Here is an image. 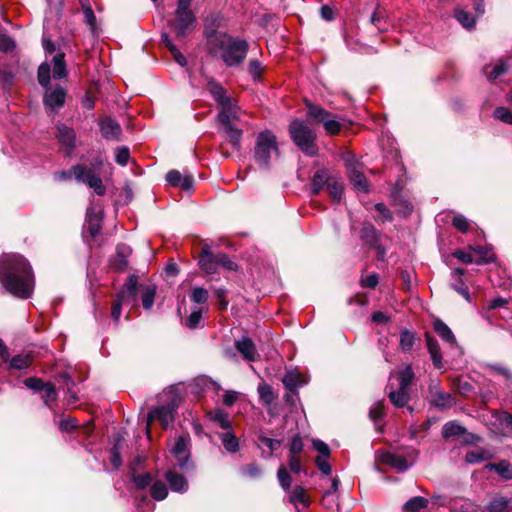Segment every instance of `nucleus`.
Returning a JSON list of instances; mask_svg holds the SVG:
<instances>
[{
    "mask_svg": "<svg viewBox=\"0 0 512 512\" xmlns=\"http://www.w3.org/2000/svg\"><path fill=\"white\" fill-rule=\"evenodd\" d=\"M156 295V287L154 285L145 286L142 293V305L145 309L152 308Z\"/></svg>",
    "mask_w": 512,
    "mask_h": 512,
    "instance_id": "nucleus-41",
    "label": "nucleus"
},
{
    "mask_svg": "<svg viewBox=\"0 0 512 512\" xmlns=\"http://www.w3.org/2000/svg\"><path fill=\"white\" fill-rule=\"evenodd\" d=\"M177 406L178 404L173 400L171 405L159 406L151 410L147 417V434H149L150 424L154 420L159 421L163 428H168V426L174 421V412Z\"/></svg>",
    "mask_w": 512,
    "mask_h": 512,
    "instance_id": "nucleus-11",
    "label": "nucleus"
},
{
    "mask_svg": "<svg viewBox=\"0 0 512 512\" xmlns=\"http://www.w3.org/2000/svg\"><path fill=\"white\" fill-rule=\"evenodd\" d=\"M495 119L512 125V112L506 107H498L494 110Z\"/></svg>",
    "mask_w": 512,
    "mask_h": 512,
    "instance_id": "nucleus-53",
    "label": "nucleus"
},
{
    "mask_svg": "<svg viewBox=\"0 0 512 512\" xmlns=\"http://www.w3.org/2000/svg\"><path fill=\"white\" fill-rule=\"evenodd\" d=\"M453 225L461 232L465 233L469 228L468 220L462 215H456L453 218Z\"/></svg>",
    "mask_w": 512,
    "mask_h": 512,
    "instance_id": "nucleus-64",
    "label": "nucleus"
},
{
    "mask_svg": "<svg viewBox=\"0 0 512 512\" xmlns=\"http://www.w3.org/2000/svg\"><path fill=\"white\" fill-rule=\"evenodd\" d=\"M433 403L440 409L450 408L455 403L451 394L446 392H438L434 394Z\"/></svg>",
    "mask_w": 512,
    "mask_h": 512,
    "instance_id": "nucleus-32",
    "label": "nucleus"
},
{
    "mask_svg": "<svg viewBox=\"0 0 512 512\" xmlns=\"http://www.w3.org/2000/svg\"><path fill=\"white\" fill-rule=\"evenodd\" d=\"M281 442L279 440L271 439L264 435L258 437V445L260 447L265 446L269 449L270 454L280 447Z\"/></svg>",
    "mask_w": 512,
    "mask_h": 512,
    "instance_id": "nucleus-54",
    "label": "nucleus"
},
{
    "mask_svg": "<svg viewBox=\"0 0 512 512\" xmlns=\"http://www.w3.org/2000/svg\"><path fill=\"white\" fill-rule=\"evenodd\" d=\"M466 433V429L455 421H450L444 424L442 428V436L450 438L453 436H460Z\"/></svg>",
    "mask_w": 512,
    "mask_h": 512,
    "instance_id": "nucleus-29",
    "label": "nucleus"
},
{
    "mask_svg": "<svg viewBox=\"0 0 512 512\" xmlns=\"http://www.w3.org/2000/svg\"><path fill=\"white\" fill-rule=\"evenodd\" d=\"M130 158V151L127 147L123 146L117 149L115 160L116 162L121 165L125 166L127 165Z\"/></svg>",
    "mask_w": 512,
    "mask_h": 512,
    "instance_id": "nucleus-58",
    "label": "nucleus"
},
{
    "mask_svg": "<svg viewBox=\"0 0 512 512\" xmlns=\"http://www.w3.org/2000/svg\"><path fill=\"white\" fill-rule=\"evenodd\" d=\"M207 90L220 107L217 121L222 125L223 132L227 135L232 147L239 151L241 148L242 130L235 126L240 121V108L234 98L229 96L226 90L213 79L207 81Z\"/></svg>",
    "mask_w": 512,
    "mask_h": 512,
    "instance_id": "nucleus-3",
    "label": "nucleus"
},
{
    "mask_svg": "<svg viewBox=\"0 0 512 512\" xmlns=\"http://www.w3.org/2000/svg\"><path fill=\"white\" fill-rule=\"evenodd\" d=\"M490 468L495 470L503 479H512V465L503 460L496 464H491Z\"/></svg>",
    "mask_w": 512,
    "mask_h": 512,
    "instance_id": "nucleus-37",
    "label": "nucleus"
},
{
    "mask_svg": "<svg viewBox=\"0 0 512 512\" xmlns=\"http://www.w3.org/2000/svg\"><path fill=\"white\" fill-rule=\"evenodd\" d=\"M31 362H32V359L29 355L19 354V355L14 356L10 360V368L22 370V369L28 368L30 366Z\"/></svg>",
    "mask_w": 512,
    "mask_h": 512,
    "instance_id": "nucleus-43",
    "label": "nucleus"
},
{
    "mask_svg": "<svg viewBox=\"0 0 512 512\" xmlns=\"http://www.w3.org/2000/svg\"><path fill=\"white\" fill-rule=\"evenodd\" d=\"M434 330L436 333L447 343L454 345L456 339L451 329L440 319H437L433 323Z\"/></svg>",
    "mask_w": 512,
    "mask_h": 512,
    "instance_id": "nucleus-25",
    "label": "nucleus"
},
{
    "mask_svg": "<svg viewBox=\"0 0 512 512\" xmlns=\"http://www.w3.org/2000/svg\"><path fill=\"white\" fill-rule=\"evenodd\" d=\"M0 282L15 297L30 298L34 289V276L29 262L19 254L1 256Z\"/></svg>",
    "mask_w": 512,
    "mask_h": 512,
    "instance_id": "nucleus-2",
    "label": "nucleus"
},
{
    "mask_svg": "<svg viewBox=\"0 0 512 512\" xmlns=\"http://www.w3.org/2000/svg\"><path fill=\"white\" fill-rule=\"evenodd\" d=\"M219 267H223L229 271H236L238 266L235 262H233L229 256L225 253H218Z\"/></svg>",
    "mask_w": 512,
    "mask_h": 512,
    "instance_id": "nucleus-56",
    "label": "nucleus"
},
{
    "mask_svg": "<svg viewBox=\"0 0 512 512\" xmlns=\"http://www.w3.org/2000/svg\"><path fill=\"white\" fill-rule=\"evenodd\" d=\"M506 67L507 66H485L484 74L489 81H494L506 73Z\"/></svg>",
    "mask_w": 512,
    "mask_h": 512,
    "instance_id": "nucleus-52",
    "label": "nucleus"
},
{
    "mask_svg": "<svg viewBox=\"0 0 512 512\" xmlns=\"http://www.w3.org/2000/svg\"><path fill=\"white\" fill-rule=\"evenodd\" d=\"M465 460L469 464L481 463L485 460V453L482 450L470 451L466 454Z\"/></svg>",
    "mask_w": 512,
    "mask_h": 512,
    "instance_id": "nucleus-59",
    "label": "nucleus"
},
{
    "mask_svg": "<svg viewBox=\"0 0 512 512\" xmlns=\"http://www.w3.org/2000/svg\"><path fill=\"white\" fill-rule=\"evenodd\" d=\"M42 46L46 57L48 58L49 56H51V64H65L64 53L60 52V50L56 47L55 43H53L45 35L42 38Z\"/></svg>",
    "mask_w": 512,
    "mask_h": 512,
    "instance_id": "nucleus-21",
    "label": "nucleus"
},
{
    "mask_svg": "<svg viewBox=\"0 0 512 512\" xmlns=\"http://www.w3.org/2000/svg\"><path fill=\"white\" fill-rule=\"evenodd\" d=\"M192 0H178L175 10V18L170 25L178 38L185 37L190 33L196 23V17L191 10Z\"/></svg>",
    "mask_w": 512,
    "mask_h": 512,
    "instance_id": "nucleus-7",
    "label": "nucleus"
},
{
    "mask_svg": "<svg viewBox=\"0 0 512 512\" xmlns=\"http://www.w3.org/2000/svg\"><path fill=\"white\" fill-rule=\"evenodd\" d=\"M183 175L177 170H171L166 175L167 182L173 186L178 187L181 184Z\"/></svg>",
    "mask_w": 512,
    "mask_h": 512,
    "instance_id": "nucleus-63",
    "label": "nucleus"
},
{
    "mask_svg": "<svg viewBox=\"0 0 512 512\" xmlns=\"http://www.w3.org/2000/svg\"><path fill=\"white\" fill-rule=\"evenodd\" d=\"M428 504V501L420 496H416L408 500L404 504V510L406 512H418L421 509L425 508Z\"/></svg>",
    "mask_w": 512,
    "mask_h": 512,
    "instance_id": "nucleus-38",
    "label": "nucleus"
},
{
    "mask_svg": "<svg viewBox=\"0 0 512 512\" xmlns=\"http://www.w3.org/2000/svg\"><path fill=\"white\" fill-rule=\"evenodd\" d=\"M81 5L85 22L90 27V29L94 31L96 29V17L92 8L88 4V0H81Z\"/></svg>",
    "mask_w": 512,
    "mask_h": 512,
    "instance_id": "nucleus-44",
    "label": "nucleus"
},
{
    "mask_svg": "<svg viewBox=\"0 0 512 512\" xmlns=\"http://www.w3.org/2000/svg\"><path fill=\"white\" fill-rule=\"evenodd\" d=\"M137 276L132 275L129 277L127 283L123 289L118 293L117 300L112 306V318L115 322H118L121 316V306L123 303H129L135 301L137 297Z\"/></svg>",
    "mask_w": 512,
    "mask_h": 512,
    "instance_id": "nucleus-9",
    "label": "nucleus"
},
{
    "mask_svg": "<svg viewBox=\"0 0 512 512\" xmlns=\"http://www.w3.org/2000/svg\"><path fill=\"white\" fill-rule=\"evenodd\" d=\"M56 139L65 150L66 155L70 156L76 147V134L73 128L65 124L56 126Z\"/></svg>",
    "mask_w": 512,
    "mask_h": 512,
    "instance_id": "nucleus-12",
    "label": "nucleus"
},
{
    "mask_svg": "<svg viewBox=\"0 0 512 512\" xmlns=\"http://www.w3.org/2000/svg\"><path fill=\"white\" fill-rule=\"evenodd\" d=\"M188 442V438L180 436L175 440V443L170 450L177 459L178 465L181 468L185 467L188 461V456L186 455Z\"/></svg>",
    "mask_w": 512,
    "mask_h": 512,
    "instance_id": "nucleus-18",
    "label": "nucleus"
},
{
    "mask_svg": "<svg viewBox=\"0 0 512 512\" xmlns=\"http://www.w3.org/2000/svg\"><path fill=\"white\" fill-rule=\"evenodd\" d=\"M510 503L511 500L507 497H496L489 502L487 510L489 512H507Z\"/></svg>",
    "mask_w": 512,
    "mask_h": 512,
    "instance_id": "nucleus-30",
    "label": "nucleus"
},
{
    "mask_svg": "<svg viewBox=\"0 0 512 512\" xmlns=\"http://www.w3.org/2000/svg\"><path fill=\"white\" fill-rule=\"evenodd\" d=\"M86 219L88 222L87 230L92 237H95L101 230L100 219L95 216V221H92V209H87Z\"/></svg>",
    "mask_w": 512,
    "mask_h": 512,
    "instance_id": "nucleus-45",
    "label": "nucleus"
},
{
    "mask_svg": "<svg viewBox=\"0 0 512 512\" xmlns=\"http://www.w3.org/2000/svg\"><path fill=\"white\" fill-rule=\"evenodd\" d=\"M279 155L276 136L269 130L260 132L255 141L254 159L259 166L268 168L273 158Z\"/></svg>",
    "mask_w": 512,
    "mask_h": 512,
    "instance_id": "nucleus-6",
    "label": "nucleus"
},
{
    "mask_svg": "<svg viewBox=\"0 0 512 512\" xmlns=\"http://www.w3.org/2000/svg\"><path fill=\"white\" fill-rule=\"evenodd\" d=\"M165 479L169 483L171 490L174 492L185 493L188 490V481L182 474L168 470L165 473Z\"/></svg>",
    "mask_w": 512,
    "mask_h": 512,
    "instance_id": "nucleus-17",
    "label": "nucleus"
},
{
    "mask_svg": "<svg viewBox=\"0 0 512 512\" xmlns=\"http://www.w3.org/2000/svg\"><path fill=\"white\" fill-rule=\"evenodd\" d=\"M209 298V293L202 287H195L192 289L190 299L196 304H204Z\"/></svg>",
    "mask_w": 512,
    "mask_h": 512,
    "instance_id": "nucleus-46",
    "label": "nucleus"
},
{
    "mask_svg": "<svg viewBox=\"0 0 512 512\" xmlns=\"http://www.w3.org/2000/svg\"><path fill=\"white\" fill-rule=\"evenodd\" d=\"M152 476L150 473H144L133 477L135 486L139 489H144L152 483Z\"/></svg>",
    "mask_w": 512,
    "mask_h": 512,
    "instance_id": "nucleus-55",
    "label": "nucleus"
},
{
    "mask_svg": "<svg viewBox=\"0 0 512 512\" xmlns=\"http://www.w3.org/2000/svg\"><path fill=\"white\" fill-rule=\"evenodd\" d=\"M380 461L383 464L391 466L398 472H404L409 468L405 457L390 452L381 454Z\"/></svg>",
    "mask_w": 512,
    "mask_h": 512,
    "instance_id": "nucleus-19",
    "label": "nucleus"
},
{
    "mask_svg": "<svg viewBox=\"0 0 512 512\" xmlns=\"http://www.w3.org/2000/svg\"><path fill=\"white\" fill-rule=\"evenodd\" d=\"M399 387L407 388L410 386L414 379V372L411 365H406L398 373Z\"/></svg>",
    "mask_w": 512,
    "mask_h": 512,
    "instance_id": "nucleus-36",
    "label": "nucleus"
},
{
    "mask_svg": "<svg viewBox=\"0 0 512 512\" xmlns=\"http://www.w3.org/2000/svg\"><path fill=\"white\" fill-rule=\"evenodd\" d=\"M457 21L466 29H472L475 26V18L467 11L456 8L454 12Z\"/></svg>",
    "mask_w": 512,
    "mask_h": 512,
    "instance_id": "nucleus-31",
    "label": "nucleus"
},
{
    "mask_svg": "<svg viewBox=\"0 0 512 512\" xmlns=\"http://www.w3.org/2000/svg\"><path fill=\"white\" fill-rule=\"evenodd\" d=\"M327 190L333 201L340 202L343 194V184L339 178L333 176L328 182Z\"/></svg>",
    "mask_w": 512,
    "mask_h": 512,
    "instance_id": "nucleus-27",
    "label": "nucleus"
},
{
    "mask_svg": "<svg viewBox=\"0 0 512 512\" xmlns=\"http://www.w3.org/2000/svg\"><path fill=\"white\" fill-rule=\"evenodd\" d=\"M72 171L77 182L87 184L99 196H103L105 194L106 188L103 185L101 178L98 177L90 168L84 165H75L72 167Z\"/></svg>",
    "mask_w": 512,
    "mask_h": 512,
    "instance_id": "nucleus-10",
    "label": "nucleus"
},
{
    "mask_svg": "<svg viewBox=\"0 0 512 512\" xmlns=\"http://www.w3.org/2000/svg\"><path fill=\"white\" fill-rule=\"evenodd\" d=\"M38 81L39 84L45 88L43 97L44 106L51 111H56L63 107L66 98V90L58 84H51L50 66H39Z\"/></svg>",
    "mask_w": 512,
    "mask_h": 512,
    "instance_id": "nucleus-4",
    "label": "nucleus"
},
{
    "mask_svg": "<svg viewBox=\"0 0 512 512\" xmlns=\"http://www.w3.org/2000/svg\"><path fill=\"white\" fill-rule=\"evenodd\" d=\"M289 134L294 144L306 155L317 154L316 133L304 121L294 119L289 124Z\"/></svg>",
    "mask_w": 512,
    "mask_h": 512,
    "instance_id": "nucleus-5",
    "label": "nucleus"
},
{
    "mask_svg": "<svg viewBox=\"0 0 512 512\" xmlns=\"http://www.w3.org/2000/svg\"><path fill=\"white\" fill-rule=\"evenodd\" d=\"M370 22L377 27L379 31H385L386 27V12L379 6L375 9L371 15Z\"/></svg>",
    "mask_w": 512,
    "mask_h": 512,
    "instance_id": "nucleus-35",
    "label": "nucleus"
},
{
    "mask_svg": "<svg viewBox=\"0 0 512 512\" xmlns=\"http://www.w3.org/2000/svg\"><path fill=\"white\" fill-rule=\"evenodd\" d=\"M168 495V489L164 482L156 481L151 486V496L156 501L164 500Z\"/></svg>",
    "mask_w": 512,
    "mask_h": 512,
    "instance_id": "nucleus-40",
    "label": "nucleus"
},
{
    "mask_svg": "<svg viewBox=\"0 0 512 512\" xmlns=\"http://www.w3.org/2000/svg\"><path fill=\"white\" fill-rule=\"evenodd\" d=\"M290 501L293 503H300L304 506L309 505V501L306 497V493L303 487L296 486L290 495Z\"/></svg>",
    "mask_w": 512,
    "mask_h": 512,
    "instance_id": "nucleus-48",
    "label": "nucleus"
},
{
    "mask_svg": "<svg viewBox=\"0 0 512 512\" xmlns=\"http://www.w3.org/2000/svg\"><path fill=\"white\" fill-rule=\"evenodd\" d=\"M41 392L43 393L42 399H43L45 405H47L48 407H51L50 402H54L57 398V393H56L54 385L51 383H46L45 387L42 389Z\"/></svg>",
    "mask_w": 512,
    "mask_h": 512,
    "instance_id": "nucleus-50",
    "label": "nucleus"
},
{
    "mask_svg": "<svg viewBox=\"0 0 512 512\" xmlns=\"http://www.w3.org/2000/svg\"><path fill=\"white\" fill-rule=\"evenodd\" d=\"M15 48V41L6 34H0V51L10 52Z\"/></svg>",
    "mask_w": 512,
    "mask_h": 512,
    "instance_id": "nucleus-60",
    "label": "nucleus"
},
{
    "mask_svg": "<svg viewBox=\"0 0 512 512\" xmlns=\"http://www.w3.org/2000/svg\"><path fill=\"white\" fill-rule=\"evenodd\" d=\"M307 115L309 118L322 123L327 133L336 135L341 130V124L338 120L331 117V113L320 106L307 103Z\"/></svg>",
    "mask_w": 512,
    "mask_h": 512,
    "instance_id": "nucleus-8",
    "label": "nucleus"
},
{
    "mask_svg": "<svg viewBox=\"0 0 512 512\" xmlns=\"http://www.w3.org/2000/svg\"><path fill=\"white\" fill-rule=\"evenodd\" d=\"M471 249L478 255V258L475 259L476 264L480 265L493 261L494 255L489 249L483 246H476Z\"/></svg>",
    "mask_w": 512,
    "mask_h": 512,
    "instance_id": "nucleus-42",
    "label": "nucleus"
},
{
    "mask_svg": "<svg viewBox=\"0 0 512 512\" xmlns=\"http://www.w3.org/2000/svg\"><path fill=\"white\" fill-rule=\"evenodd\" d=\"M219 438L226 449L230 453H236L239 450V441L235 434L232 432V428L224 430L223 433L219 434Z\"/></svg>",
    "mask_w": 512,
    "mask_h": 512,
    "instance_id": "nucleus-24",
    "label": "nucleus"
},
{
    "mask_svg": "<svg viewBox=\"0 0 512 512\" xmlns=\"http://www.w3.org/2000/svg\"><path fill=\"white\" fill-rule=\"evenodd\" d=\"M198 264L201 270L204 271L205 273H216L219 267L218 253L213 254L210 251V247L208 245H204L199 255Z\"/></svg>",
    "mask_w": 512,
    "mask_h": 512,
    "instance_id": "nucleus-13",
    "label": "nucleus"
},
{
    "mask_svg": "<svg viewBox=\"0 0 512 512\" xmlns=\"http://www.w3.org/2000/svg\"><path fill=\"white\" fill-rule=\"evenodd\" d=\"M282 382L285 388L293 393L306 383L301 374L296 371L287 372L283 377Z\"/></svg>",
    "mask_w": 512,
    "mask_h": 512,
    "instance_id": "nucleus-23",
    "label": "nucleus"
},
{
    "mask_svg": "<svg viewBox=\"0 0 512 512\" xmlns=\"http://www.w3.org/2000/svg\"><path fill=\"white\" fill-rule=\"evenodd\" d=\"M235 348L247 361H255L258 353L254 342L248 337H242L235 341Z\"/></svg>",
    "mask_w": 512,
    "mask_h": 512,
    "instance_id": "nucleus-16",
    "label": "nucleus"
},
{
    "mask_svg": "<svg viewBox=\"0 0 512 512\" xmlns=\"http://www.w3.org/2000/svg\"><path fill=\"white\" fill-rule=\"evenodd\" d=\"M100 131L102 136L107 140L118 141L121 138L122 129L120 124L111 117H104L100 121Z\"/></svg>",
    "mask_w": 512,
    "mask_h": 512,
    "instance_id": "nucleus-14",
    "label": "nucleus"
},
{
    "mask_svg": "<svg viewBox=\"0 0 512 512\" xmlns=\"http://www.w3.org/2000/svg\"><path fill=\"white\" fill-rule=\"evenodd\" d=\"M162 41L165 44V46L169 49L170 53L172 54V56L177 64H186L184 55L172 43V41L169 39V36L167 34H165V33L162 34Z\"/></svg>",
    "mask_w": 512,
    "mask_h": 512,
    "instance_id": "nucleus-34",
    "label": "nucleus"
},
{
    "mask_svg": "<svg viewBox=\"0 0 512 512\" xmlns=\"http://www.w3.org/2000/svg\"><path fill=\"white\" fill-rule=\"evenodd\" d=\"M258 394L261 402L266 406H270L275 400L273 389L268 384H260L258 386Z\"/></svg>",
    "mask_w": 512,
    "mask_h": 512,
    "instance_id": "nucleus-33",
    "label": "nucleus"
},
{
    "mask_svg": "<svg viewBox=\"0 0 512 512\" xmlns=\"http://www.w3.org/2000/svg\"><path fill=\"white\" fill-rule=\"evenodd\" d=\"M383 411H384V405H383V402H377L375 403L371 409H370V412H369V416L370 418L376 422L378 421L379 419L382 418L383 416Z\"/></svg>",
    "mask_w": 512,
    "mask_h": 512,
    "instance_id": "nucleus-62",
    "label": "nucleus"
},
{
    "mask_svg": "<svg viewBox=\"0 0 512 512\" xmlns=\"http://www.w3.org/2000/svg\"><path fill=\"white\" fill-rule=\"evenodd\" d=\"M493 417L500 426L512 431V415L510 413L506 411H495Z\"/></svg>",
    "mask_w": 512,
    "mask_h": 512,
    "instance_id": "nucleus-47",
    "label": "nucleus"
},
{
    "mask_svg": "<svg viewBox=\"0 0 512 512\" xmlns=\"http://www.w3.org/2000/svg\"><path fill=\"white\" fill-rule=\"evenodd\" d=\"M333 178V175L329 173L327 169H319L315 172L312 182L311 191L314 195H317L322 189L327 188L328 182Z\"/></svg>",
    "mask_w": 512,
    "mask_h": 512,
    "instance_id": "nucleus-20",
    "label": "nucleus"
},
{
    "mask_svg": "<svg viewBox=\"0 0 512 512\" xmlns=\"http://www.w3.org/2000/svg\"><path fill=\"white\" fill-rule=\"evenodd\" d=\"M303 451V442L300 436L293 437L290 447H289V455L300 456Z\"/></svg>",
    "mask_w": 512,
    "mask_h": 512,
    "instance_id": "nucleus-61",
    "label": "nucleus"
},
{
    "mask_svg": "<svg viewBox=\"0 0 512 512\" xmlns=\"http://www.w3.org/2000/svg\"><path fill=\"white\" fill-rule=\"evenodd\" d=\"M131 253L132 250L129 246L125 244H119L116 248V255L112 261V266L118 271L124 270L128 265L127 258L131 255Z\"/></svg>",
    "mask_w": 512,
    "mask_h": 512,
    "instance_id": "nucleus-22",
    "label": "nucleus"
},
{
    "mask_svg": "<svg viewBox=\"0 0 512 512\" xmlns=\"http://www.w3.org/2000/svg\"><path fill=\"white\" fill-rule=\"evenodd\" d=\"M201 317H202V309L201 308H197V309H194L191 314L189 315V317L186 319V326L190 329H195L200 320H201Z\"/></svg>",
    "mask_w": 512,
    "mask_h": 512,
    "instance_id": "nucleus-57",
    "label": "nucleus"
},
{
    "mask_svg": "<svg viewBox=\"0 0 512 512\" xmlns=\"http://www.w3.org/2000/svg\"><path fill=\"white\" fill-rule=\"evenodd\" d=\"M277 477H278L281 487L284 490H288L291 486L292 478L289 475V473L284 465H281L279 467V469L277 471Z\"/></svg>",
    "mask_w": 512,
    "mask_h": 512,
    "instance_id": "nucleus-51",
    "label": "nucleus"
},
{
    "mask_svg": "<svg viewBox=\"0 0 512 512\" xmlns=\"http://www.w3.org/2000/svg\"><path fill=\"white\" fill-rule=\"evenodd\" d=\"M415 342V336L408 330H403L400 335V346L403 351H409L412 349Z\"/></svg>",
    "mask_w": 512,
    "mask_h": 512,
    "instance_id": "nucleus-49",
    "label": "nucleus"
},
{
    "mask_svg": "<svg viewBox=\"0 0 512 512\" xmlns=\"http://www.w3.org/2000/svg\"><path fill=\"white\" fill-rule=\"evenodd\" d=\"M361 238L370 245H375L378 241L377 230L371 224H365L361 230Z\"/></svg>",
    "mask_w": 512,
    "mask_h": 512,
    "instance_id": "nucleus-39",
    "label": "nucleus"
},
{
    "mask_svg": "<svg viewBox=\"0 0 512 512\" xmlns=\"http://www.w3.org/2000/svg\"><path fill=\"white\" fill-rule=\"evenodd\" d=\"M220 25L219 15L205 19L203 35L206 51L213 57L221 58L225 64H241L249 51L248 42L219 30Z\"/></svg>",
    "mask_w": 512,
    "mask_h": 512,
    "instance_id": "nucleus-1",
    "label": "nucleus"
},
{
    "mask_svg": "<svg viewBox=\"0 0 512 512\" xmlns=\"http://www.w3.org/2000/svg\"><path fill=\"white\" fill-rule=\"evenodd\" d=\"M348 177L355 189L361 192H368L369 184L362 168L358 164H349L347 168Z\"/></svg>",
    "mask_w": 512,
    "mask_h": 512,
    "instance_id": "nucleus-15",
    "label": "nucleus"
},
{
    "mask_svg": "<svg viewBox=\"0 0 512 512\" xmlns=\"http://www.w3.org/2000/svg\"><path fill=\"white\" fill-rule=\"evenodd\" d=\"M388 397L396 407H404L409 400L408 389L399 387L397 391L391 390Z\"/></svg>",
    "mask_w": 512,
    "mask_h": 512,
    "instance_id": "nucleus-26",
    "label": "nucleus"
},
{
    "mask_svg": "<svg viewBox=\"0 0 512 512\" xmlns=\"http://www.w3.org/2000/svg\"><path fill=\"white\" fill-rule=\"evenodd\" d=\"M210 419L217 423L223 430H229L232 428V423L227 413L222 410H215L209 413Z\"/></svg>",
    "mask_w": 512,
    "mask_h": 512,
    "instance_id": "nucleus-28",
    "label": "nucleus"
}]
</instances>
